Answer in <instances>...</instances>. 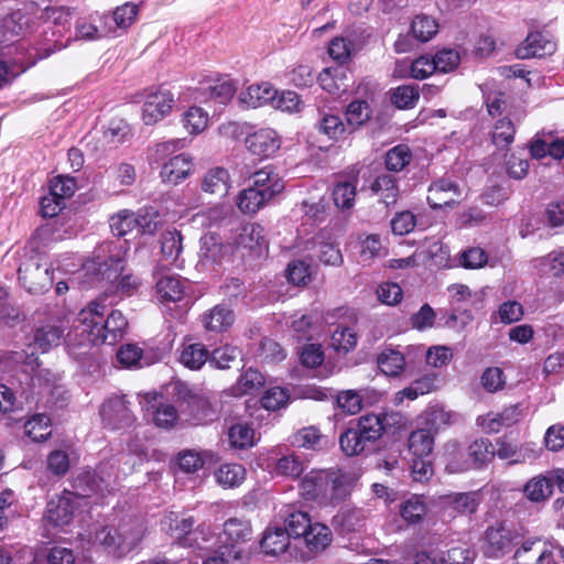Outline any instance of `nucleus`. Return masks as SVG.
I'll return each mask as SVG.
<instances>
[{
  "label": "nucleus",
  "instance_id": "nucleus-1",
  "mask_svg": "<svg viewBox=\"0 0 564 564\" xmlns=\"http://www.w3.org/2000/svg\"><path fill=\"white\" fill-rule=\"evenodd\" d=\"M124 243L107 242L100 246L93 259L84 264V270L96 281L115 284V292L121 296L132 295L140 285V279L133 274H124Z\"/></svg>",
  "mask_w": 564,
  "mask_h": 564
},
{
  "label": "nucleus",
  "instance_id": "nucleus-2",
  "mask_svg": "<svg viewBox=\"0 0 564 564\" xmlns=\"http://www.w3.org/2000/svg\"><path fill=\"white\" fill-rule=\"evenodd\" d=\"M355 477L340 469L311 470L300 484L305 500L318 506H335L350 494Z\"/></svg>",
  "mask_w": 564,
  "mask_h": 564
},
{
  "label": "nucleus",
  "instance_id": "nucleus-3",
  "mask_svg": "<svg viewBox=\"0 0 564 564\" xmlns=\"http://www.w3.org/2000/svg\"><path fill=\"white\" fill-rule=\"evenodd\" d=\"M144 528L140 520L129 518L122 520L118 527H104L95 534V542L116 556H123L131 552L141 542Z\"/></svg>",
  "mask_w": 564,
  "mask_h": 564
},
{
  "label": "nucleus",
  "instance_id": "nucleus-4",
  "mask_svg": "<svg viewBox=\"0 0 564 564\" xmlns=\"http://www.w3.org/2000/svg\"><path fill=\"white\" fill-rule=\"evenodd\" d=\"M284 522L289 536L303 538L311 551H323L332 541L330 529L319 522L312 523L306 511L291 510L286 513Z\"/></svg>",
  "mask_w": 564,
  "mask_h": 564
},
{
  "label": "nucleus",
  "instance_id": "nucleus-5",
  "mask_svg": "<svg viewBox=\"0 0 564 564\" xmlns=\"http://www.w3.org/2000/svg\"><path fill=\"white\" fill-rule=\"evenodd\" d=\"M52 265L39 254L29 257L18 270L21 284L30 293H43L53 284L54 276Z\"/></svg>",
  "mask_w": 564,
  "mask_h": 564
},
{
  "label": "nucleus",
  "instance_id": "nucleus-6",
  "mask_svg": "<svg viewBox=\"0 0 564 564\" xmlns=\"http://www.w3.org/2000/svg\"><path fill=\"white\" fill-rule=\"evenodd\" d=\"M63 329L56 325H45L36 329L34 340L29 345L28 350L11 351L10 359L15 364H23L31 369L39 366L36 354L46 352L51 348L58 346L63 337Z\"/></svg>",
  "mask_w": 564,
  "mask_h": 564
},
{
  "label": "nucleus",
  "instance_id": "nucleus-7",
  "mask_svg": "<svg viewBox=\"0 0 564 564\" xmlns=\"http://www.w3.org/2000/svg\"><path fill=\"white\" fill-rule=\"evenodd\" d=\"M78 501L70 490H63L62 494L55 495L46 505L45 520L53 527L68 525L73 519Z\"/></svg>",
  "mask_w": 564,
  "mask_h": 564
},
{
  "label": "nucleus",
  "instance_id": "nucleus-8",
  "mask_svg": "<svg viewBox=\"0 0 564 564\" xmlns=\"http://www.w3.org/2000/svg\"><path fill=\"white\" fill-rule=\"evenodd\" d=\"M174 105L173 94L164 88H159L147 96L142 109V120L145 124H154L163 119Z\"/></svg>",
  "mask_w": 564,
  "mask_h": 564
},
{
  "label": "nucleus",
  "instance_id": "nucleus-9",
  "mask_svg": "<svg viewBox=\"0 0 564 564\" xmlns=\"http://www.w3.org/2000/svg\"><path fill=\"white\" fill-rule=\"evenodd\" d=\"M462 195L459 184L451 177H442L433 182L427 189V203L433 209L452 207Z\"/></svg>",
  "mask_w": 564,
  "mask_h": 564
},
{
  "label": "nucleus",
  "instance_id": "nucleus-10",
  "mask_svg": "<svg viewBox=\"0 0 564 564\" xmlns=\"http://www.w3.org/2000/svg\"><path fill=\"white\" fill-rule=\"evenodd\" d=\"M512 541L513 534L506 527H489L482 536L481 550L487 557H499L511 550Z\"/></svg>",
  "mask_w": 564,
  "mask_h": 564
},
{
  "label": "nucleus",
  "instance_id": "nucleus-11",
  "mask_svg": "<svg viewBox=\"0 0 564 564\" xmlns=\"http://www.w3.org/2000/svg\"><path fill=\"white\" fill-rule=\"evenodd\" d=\"M104 423L111 429L128 427L133 423V414L124 398H111L100 408Z\"/></svg>",
  "mask_w": 564,
  "mask_h": 564
},
{
  "label": "nucleus",
  "instance_id": "nucleus-12",
  "mask_svg": "<svg viewBox=\"0 0 564 564\" xmlns=\"http://www.w3.org/2000/svg\"><path fill=\"white\" fill-rule=\"evenodd\" d=\"M556 44L549 32H531L524 42L517 48V56L520 58L544 57L552 55Z\"/></svg>",
  "mask_w": 564,
  "mask_h": 564
},
{
  "label": "nucleus",
  "instance_id": "nucleus-13",
  "mask_svg": "<svg viewBox=\"0 0 564 564\" xmlns=\"http://www.w3.org/2000/svg\"><path fill=\"white\" fill-rule=\"evenodd\" d=\"M513 564H556L551 550L541 540H528L513 554Z\"/></svg>",
  "mask_w": 564,
  "mask_h": 564
},
{
  "label": "nucleus",
  "instance_id": "nucleus-14",
  "mask_svg": "<svg viewBox=\"0 0 564 564\" xmlns=\"http://www.w3.org/2000/svg\"><path fill=\"white\" fill-rule=\"evenodd\" d=\"M246 147L256 156L267 159L281 147L278 133L272 129H260L246 138Z\"/></svg>",
  "mask_w": 564,
  "mask_h": 564
},
{
  "label": "nucleus",
  "instance_id": "nucleus-15",
  "mask_svg": "<svg viewBox=\"0 0 564 564\" xmlns=\"http://www.w3.org/2000/svg\"><path fill=\"white\" fill-rule=\"evenodd\" d=\"M135 227H141L142 232L152 234L156 229V224L152 220L147 221V216L137 217L133 212L127 209L120 210L110 218L111 231L118 237L131 232Z\"/></svg>",
  "mask_w": 564,
  "mask_h": 564
},
{
  "label": "nucleus",
  "instance_id": "nucleus-16",
  "mask_svg": "<svg viewBox=\"0 0 564 564\" xmlns=\"http://www.w3.org/2000/svg\"><path fill=\"white\" fill-rule=\"evenodd\" d=\"M282 192V185L275 181L271 192H262L258 187H248L240 192L237 200L238 208L245 214H256L276 194Z\"/></svg>",
  "mask_w": 564,
  "mask_h": 564
},
{
  "label": "nucleus",
  "instance_id": "nucleus-17",
  "mask_svg": "<svg viewBox=\"0 0 564 564\" xmlns=\"http://www.w3.org/2000/svg\"><path fill=\"white\" fill-rule=\"evenodd\" d=\"M109 484L98 476L95 471L80 473L73 481V490L70 494L75 496L78 501L79 498H88L93 495L99 494L105 496L109 492Z\"/></svg>",
  "mask_w": 564,
  "mask_h": 564
},
{
  "label": "nucleus",
  "instance_id": "nucleus-18",
  "mask_svg": "<svg viewBox=\"0 0 564 564\" xmlns=\"http://www.w3.org/2000/svg\"><path fill=\"white\" fill-rule=\"evenodd\" d=\"M193 166L189 155L177 154L162 165L160 176L164 183L176 185L189 176Z\"/></svg>",
  "mask_w": 564,
  "mask_h": 564
},
{
  "label": "nucleus",
  "instance_id": "nucleus-19",
  "mask_svg": "<svg viewBox=\"0 0 564 564\" xmlns=\"http://www.w3.org/2000/svg\"><path fill=\"white\" fill-rule=\"evenodd\" d=\"M128 326V321L120 311H111L106 319L102 318L100 326L97 327L95 345L113 344L122 336Z\"/></svg>",
  "mask_w": 564,
  "mask_h": 564
},
{
  "label": "nucleus",
  "instance_id": "nucleus-20",
  "mask_svg": "<svg viewBox=\"0 0 564 564\" xmlns=\"http://www.w3.org/2000/svg\"><path fill=\"white\" fill-rule=\"evenodd\" d=\"M106 312V305L100 302H91L83 308L77 316V322L82 325V334H87V339L95 345L97 327L100 326Z\"/></svg>",
  "mask_w": 564,
  "mask_h": 564
},
{
  "label": "nucleus",
  "instance_id": "nucleus-21",
  "mask_svg": "<svg viewBox=\"0 0 564 564\" xmlns=\"http://www.w3.org/2000/svg\"><path fill=\"white\" fill-rule=\"evenodd\" d=\"M200 186L204 193L224 197L230 188L229 172L224 167H213L203 176Z\"/></svg>",
  "mask_w": 564,
  "mask_h": 564
},
{
  "label": "nucleus",
  "instance_id": "nucleus-22",
  "mask_svg": "<svg viewBox=\"0 0 564 564\" xmlns=\"http://www.w3.org/2000/svg\"><path fill=\"white\" fill-rule=\"evenodd\" d=\"M290 536L283 527H269L263 532L260 546L267 555H278L286 551Z\"/></svg>",
  "mask_w": 564,
  "mask_h": 564
},
{
  "label": "nucleus",
  "instance_id": "nucleus-23",
  "mask_svg": "<svg viewBox=\"0 0 564 564\" xmlns=\"http://www.w3.org/2000/svg\"><path fill=\"white\" fill-rule=\"evenodd\" d=\"M276 95L278 91L269 83H262L249 86L239 95V100L248 107L258 108L273 102Z\"/></svg>",
  "mask_w": 564,
  "mask_h": 564
},
{
  "label": "nucleus",
  "instance_id": "nucleus-24",
  "mask_svg": "<svg viewBox=\"0 0 564 564\" xmlns=\"http://www.w3.org/2000/svg\"><path fill=\"white\" fill-rule=\"evenodd\" d=\"M443 507L452 508L460 514L476 512L479 500L476 492H452L440 497Z\"/></svg>",
  "mask_w": 564,
  "mask_h": 564
},
{
  "label": "nucleus",
  "instance_id": "nucleus-25",
  "mask_svg": "<svg viewBox=\"0 0 564 564\" xmlns=\"http://www.w3.org/2000/svg\"><path fill=\"white\" fill-rule=\"evenodd\" d=\"M235 241L237 247L258 251L259 253L263 248H267L264 229L259 224H250L242 227Z\"/></svg>",
  "mask_w": 564,
  "mask_h": 564
},
{
  "label": "nucleus",
  "instance_id": "nucleus-26",
  "mask_svg": "<svg viewBox=\"0 0 564 564\" xmlns=\"http://www.w3.org/2000/svg\"><path fill=\"white\" fill-rule=\"evenodd\" d=\"M384 415L366 414L357 420H352L351 423L358 429V433H361L364 438L372 445L384 432Z\"/></svg>",
  "mask_w": 564,
  "mask_h": 564
},
{
  "label": "nucleus",
  "instance_id": "nucleus-27",
  "mask_svg": "<svg viewBox=\"0 0 564 564\" xmlns=\"http://www.w3.org/2000/svg\"><path fill=\"white\" fill-rule=\"evenodd\" d=\"M164 523L167 525L166 530L175 540L184 545H193V540L189 536L195 534L193 531L195 520L192 517L178 518L172 512L165 518Z\"/></svg>",
  "mask_w": 564,
  "mask_h": 564
},
{
  "label": "nucleus",
  "instance_id": "nucleus-28",
  "mask_svg": "<svg viewBox=\"0 0 564 564\" xmlns=\"http://www.w3.org/2000/svg\"><path fill=\"white\" fill-rule=\"evenodd\" d=\"M206 98L219 105L229 102L237 91L236 83L230 78H219L202 88Z\"/></svg>",
  "mask_w": 564,
  "mask_h": 564
},
{
  "label": "nucleus",
  "instance_id": "nucleus-29",
  "mask_svg": "<svg viewBox=\"0 0 564 564\" xmlns=\"http://www.w3.org/2000/svg\"><path fill=\"white\" fill-rule=\"evenodd\" d=\"M234 321V312L224 305H216L203 315L204 327L210 332H224Z\"/></svg>",
  "mask_w": 564,
  "mask_h": 564
},
{
  "label": "nucleus",
  "instance_id": "nucleus-30",
  "mask_svg": "<svg viewBox=\"0 0 564 564\" xmlns=\"http://www.w3.org/2000/svg\"><path fill=\"white\" fill-rule=\"evenodd\" d=\"M224 247L220 238L214 234H207L200 238L199 260L202 265L218 263L224 256Z\"/></svg>",
  "mask_w": 564,
  "mask_h": 564
},
{
  "label": "nucleus",
  "instance_id": "nucleus-31",
  "mask_svg": "<svg viewBox=\"0 0 564 564\" xmlns=\"http://www.w3.org/2000/svg\"><path fill=\"white\" fill-rule=\"evenodd\" d=\"M370 444L364 438L358 429L349 422V426L339 436L340 449L347 456L361 454Z\"/></svg>",
  "mask_w": 564,
  "mask_h": 564
},
{
  "label": "nucleus",
  "instance_id": "nucleus-32",
  "mask_svg": "<svg viewBox=\"0 0 564 564\" xmlns=\"http://www.w3.org/2000/svg\"><path fill=\"white\" fill-rule=\"evenodd\" d=\"M145 411L152 416L154 424L159 427L171 429L177 421V411L171 404H163L156 401H148Z\"/></svg>",
  "mask_w": 564,
  "mask_h": 564
},
{
  "label": "nucleus",
  "instance_id": "nucleus-33",
  "mask_svg": "<svg viewBox=\"0 0 564 564\" xmlns=\"http://www.w3.org/2000/svg\"><path fill=\"white\" fill-rule=\"evenodd\" d=\"M370 188L372 193L380 197V200L386 206L395 204L399 197V187L397 185V178L390 174L379 175L372 182Z\"/></svg>",
  "mask_w": 564,
  "mask_h": 564
},
{
  "label": "nucleus",
  "instance_id": "nucleus-34",
  "mask_svg": "<svg viewBox=\"0 0 564 564\" xmlns=\"http://www.w3.org/2000/svg\"><path fill=\"white\" fill-rule=\"evenodd\" d=\"M156 292L161 301L177 302L183 297L184 282L175 275H162L156 281Z\"/></svg>",
  "mask_w": 564,
  "mask_h": 564
},
{
  "label": "nucleus",
  "instance_id": "nucleus-35",
  "mask_svg": "<svg viewBox=\"0 0 564 564\" xmlns=\"http://www.w3.org/2000/svg\"><path fill=\"white\" fill-rule=\"evenodd\" d=\"M345 75V70L339 67H327L319 73L317 79L325 91L336 95L348 88Z\"/></svg>",
  "mask_w": 564,
  "mask_h": 564
},
{
  "label": "nucleus",
  "instance_id": "nucleus-36",
  "mask_svg": "<svg viewBox=\"0 0 564 564\" xmlns=\"http://www.w3.org/2000/svg\"><path fill=\"white\" fill-rule=\"evenodd\" d=\"M408 445L414 457H427L434 447V435L430 429H417L411 432Z\"/></svg>",
  "mask_w": 564,
  "mask_h": 564
},
{
  "label": "nucleus",
  "instance_id": "nucleus-37",
  "mask_svg": "<svg viewBox=\"0 0 564 564\" xmlns=\"http://www.w3.org/2000/svg\"><path fill=\"white\" fill-rule=\"evenodd\" d=\"M224 535L226 536V542L232 546L245 543L251 539V524L247 520L229 519L224 523Z\"/></svg>",
  "mask_w": 564,
  "mask_h": 564
},
{
  "label": "nucleus",
  "instance_id": "nucleus-38",
  "mask_svg": "<svg viewBox=\"0 0 564 564\" xmlns=\"http://www.w3.org/2000/svg\"><path fill=\"white\" fill-rule=\"evenodd\" d=\"M379 369L389 377L399 376L405 366L404 356L394 349H384L377 358Z\"/></svg>",
  "mask_w": 564,
  "mask_h": 564
},
{
  "label": "nucleus",
  "instance_id": "nucleus-39",
  "mask_svg": "<svg viewBox=\"0 0 564 564\" xmlns=\"http://www.w3.org/2000/svg\"><path fill=\"white\" fill-rule=\"evenodd\" d=\"M371 108L365 100H354L346 108V126L351 130H356L364 126L371 117Z\"/></svg>",
  "mask_w": 564,
  "mask_h": 564
},
{
  "label": "nucleus",
  "instance_id": "nucleus-40",
  "mask_svg": "<svg viewBox=\"0 0 564 564\" xmlns=\"http://www.w3.org/2000/svg\"><path fill=\"white\" fill-rule=\"evenodd\" d=\"M420 98L417 85H401L391 90L390 100L398 109H412Z\"/></svg>",
  "mask_w": 564,
  "mask_h": 564
},
{
  "label": "nucleus",
  "instance_id": "nucleus-41",
  "mask_svg": "<svg viewBox=\"0 0 564 564\" xmlns=\"http://www.w3.org/2000/svg\"><path fill=\"white\" fill-rule=\"evenodd\" d=\"M438 31L437 21L426 14L416 15L411 23L413 37L420 42H427L434 37Z\"/></svg>",
  "mask_w": 564,
  "mask_h": 564
},
{
  "label": "nucleus",
  "instance_id": "nucleus-42",
  "mask_svg": "<svg viewBox=\"0 0 564 564\" xmlns=\"http://www.w3.org/2000/svg\"><path fill=\"white\" fill-rule=\"evenodd\" d=\"M497 445L498 448L495 454H497L501 459L511 458L513 464L523 463L527 459H535L538 457V452L530 449L528 446H522L519 451H517L512 444L506 442L505 440H499Z\"/></svg>",
  "mask_w": 564,
  "mask_h": 564
},
{
  "label": "nucleus",
  "instance_id": "nucleus-43",
  "mask_svg": "<svg viewBox=\"0 0 564 564\" xmlns=\"http://www.w3.org/2000/svg\"><path fill=\"white\" fill-rule=\"evenodd\" d=\"M215 476L219 485L234 488L245 480L246 469L240 464H224L218 468Z\"/></svg>",
  "mask_w": 564,
  "mask_h": 564
},
{
  "label": "nucleus",
  "instance_id": "nucleus-44",
  "mask_svg": "<svg viewBox=\"0 0 564 564\" xmlns=\"http://www.w3.org/2000/svg\"><path fill=\"white\" fill-rule=\"evenodd\" d=\"M209 358V352L202 344H189L181 352L180 361L189 369H199Z\"/></svg>",
  "mask_w": 564,
  "mask_h": 564
},
{
  "label": "nucleus",
  "instance_id": "nucleus-45",
  "mask_svg": "<svg viewBox=\"0 0 564 564\" xmlns=\"http://www.w3.org/2000/svg\"><path fill=\"white\" fill-rule=\"evenodd\" d=\"M364 390H343L336 397L337 406L348 415L357 414L362 409Z\"/></svg>",
  "mask_w": 564,
  "mask_h": 564
},
{
  "label": "nucleus",
  "instance_id": "nucleus-46",
  "mask_svg": "<svg viewBox=\"0 0 564 564\" xmlns=\"http://www.w3.org/2000/svg\"><path fill=\"white\" fill-rule=\"evenodd\" d=\"M356 184L349 181L338 182L333 189V199L337 208L350 209L355 204Z\"/></svg>",
  "mask_w": 564,
  "mask_h": 564
},
{
  "label": "nucleus",
  "instance_id": "nucleus-47",
  "mask_svg": "<svg viewBox=\"0 0 564 564\" xmlns=\"http://www.w3.org/2000/svg\"><path fill=\"white\" fill-rule=\"evenodd\" d=\"M25 434L35 442H43L51 435L50 417L36 414L24 424Z\"/></svg>",
  "mask_w": 564,
  "mask_h": 564
},
{
  "label": "nucleus",
  "instance_id": "nucleus-48",
  "mask_svg": "<svg viewBox=\"0 0 564 564\" xmlns=\"http://www.w3.org/2000/svg\"><path fill=\"white\" fill-rule=\"evenodd\" d=\"M412 160V153L408 145L398 144L390 149L386 154V166L389 171L400 172Z\"/></svg>",
  "mask_w": 564,
  "mask_h": 564
},
{
  "label": "nucleus",
  "instance_id": "nucleus-49",
  "mask_svg": "<svg viewBox=\"0 0 564 564\" xmlns=\"http://www.w3.org/2000/svg\"><path fill=\"white\" fill-rule=\"evenodd\" d=\"M552 482L546 477H535L524 486V495L531 501L540 502L547 499L552 494Z\"/></svg>",
  "mask_w": 564,
  "mask_h": 564
},
{
  "label": "nucleus",
  "instance_id": "nucleus-50",
  "mask_svg": "<svg viewBox=\"0 0 564 564\" xmlns=\"http://www.w3.org/2000/svg\"><path fill=\"white\" fill-rule=\"evenodd\" d=\"M426 513L423 497L413 496L401 505L400 514L409 523H417Z\"/></svg>",
  "mask_w": 564,
  "mask_h": 564
},
{
  "label": "nucleus",
  "instance_id": "nucleus-51",
  "mask_svg": "<svg viewBox=\"0 0 564 564\" xmlns=\"http://www.w3.org/2000/svg\"><path fill=\"white\" fill-rule=\"evenodd\" d=\"M514 133L516 128L512 121L508 118H502L494 126L491 134L492 142L499 149L507 148L513 142Z\"/></svg>",
  "mask_w": 564,
  "mask_h": 564
},
{
  "label": "nucleus",
  "instance_id": "nucleus-52",
  "mask_svg": "<svg viewBox=\"0 0 564 564\" xmlns=\"http://www.w3.org/2000/svg\"><path fill=\"white\" fill-rule=\"evenodd\" d=\"M183 249L182 235L176 231H165L161 236V251L169 262H175Z\"/></svg>",
  "mask_w": 564,
  "mask_h": 564
},
{
  "label": "nucleus",
  "instance_id": "nucleus-53",
  "mask_svg": "<svg viewBox=\"0 0 564 564\" xmlns=\"http://www.w3.org/2000/svg\"><path fill=\"white\" fill-rule=\"evenodd\" d=\"M330 344L335 350L348 352L357 345V334L349 327L338 326L332 334Z\"/></svg>",
  "mask_w": 564,
  "mask_h": 564
},
{
  "label": "nucleus",
  "instance_id": "nucleus-54",
  "mask_svg": "<svg viewBox=\"0 0 564 564\" xmlns=\"http://www.w3.org/2000/svg\"><path fill=\"white\" fill-rule=\"evenodd\" d=\"M183 123L189 133H200L207 127L208 113L199 107H191L185 111L183 116Z\"/></svg>",
  "mask_w": 564,
  "mask_h": 564
},
{
  "label": "nucleus",
  "instance_id": "nucleus-55",
  "mask_svg": "<svg viewBox=\"0 0 564 564\" xmlns=\"http://www.w3.org/2000/svg\"><path fill=\"white\" fill-rule=\"evenodd\" d=\"M102 22L104 24L96 25L84 20L78 21L76 24V36L80 40L93 41L108 35L113 31V28L107 25V22Z\"/></svg>",
  "mask_w": 564,
  "mask_h": 564
},
{
  "label": "nucleus",
  "instance_id": "nucleus-56",
  "mask_svg": "<svg viewBox=\"0 0 564 564\" xmlns=\"http://www.w3.org/2000/svg\"><path fill=\"white\" fill-rule=\"evenodd\" d=\"M138 13V7L133 3H126L121 7H118L112 17L104 15L101 17V21L109 22L113 21L118 28L127 29L134 21Z\"/></svg>",
  "mask_w": 564,
  "mask_h": 564
},
{
  "label": "nucleus",
  "instance_id": "nucleus-57",
  "mask_svg": "<svg viewBox=\"0 0 564 564\" xmlns=\"http://www.w3.org/2000/svg\"><path fill=\"white\" fill-rule=\"evenodd\" d=\"M346 124L336 115L322 113L317 122L318 131L326 134L329 139H337L346 131Z\"/></svg>",
  "mask_w": 564,
  "mask_h": 564
},
{
  "label": "nucleus",
  "instance_id": "nucleus-58",
  "mask_svg": "<svg viewBox=\"0 0 564 564\" xmlns=\"http://www.w3.org/2000/svg\"><path fill=\"white\" fill-rule=\"evenodd\" d=\"M469 456L478 465H484L490 462L495 456L492 444L487 438L474 441L468 448Z\"/></svg>",
  "mask_w": 564,
  "mask_h": 564
},
{
  "label": "nucleus",
  "instance_id": "nucleus-59",
  "mask_svg": "<svg viewBox=\"0 0 564 564\" xmlns=\"http://www.w3.org/2000/svg\"><path fill=\"white\" fill-rule=\"evenodd\" d=\"M364 520L365 514L360 509H344L335 517L336 523L347 532L358 530Z\"/></svg>",
  "mask_w": 564,
  "mask_h": 564
},
{
  "label": "nucleus",
  "instance_id": "nucleus-60",
  "mask_svg": "<svg viewBox=\"0 0 564 564\" xmlns=\"http://www.w3.org/2000/svg\"><path fill=\"white\" fill-rule=\"evenodd\" d=\"M229 442L237 448H246L253 444V430L247 424H235L228 432Z\"/></svg>",
  "mask_w": 564,
  "mask_h": 564
},
{
  "label": "nucleus",
  "instance_id": "nucleus-61",
  "mask_svg": "<svg viewBox=\"0 0 564 564\" xmlns=\"http://www.w3.org/2000/svg\"><path fill=\"white\" fill-rule=\"evenodd\" d=\"M240 356V350L237 347L226 345L215 349L209 355V362L215 365L216 368L227 369L230 367V362L236 360Z\"/></svg>",
  "mask_w": 564,
  "mask_h": 564
},
{
  "label": "nucleus",
  "instance_id": "nucleus-62",
  "mask_svg": "<svg viewBox=\"0 0 564 564\" xmlns=\"http://www.w3.org/2000/svg\"><path fill=\"white\" fill-rule=\"evenodd\" d=\"M289 401L288 392L280 387L268 389L261 398V405L269 411H276Z\"/></svg>",
  "mask_w": 564,
  "mask_h": 564
},
{
  "label": "nucleus",
  "instance_id": "nucleus-63",
  "mask_svg": "<svg viewBox=\"0 0 564 564\" xmlns=\"http://www.w3.org/2000/svg\"><path fill=\"white\" fill-rule=\"evenodd\" d=\"M288 281L294 285H305L311 280L310 265L302 260H294L286 269Z\"/></svg>",
  "mask_w": 564,
  "mask_h": 564
},
{
  "label": "nucleus",
  "instance_id": "nucleus-64",
  "mask_svg": "<svg viewBox=\"0 0 564 564\" xmlns=\"http://www.w3.org/2000/svg\"><path fill=\"white\" fill-rule=\"evenodd\" d=\"M544 221L550 228L564 226V200H554L544 209Z\"/></svg>",
  "mask_w": 564,
  "mask_h": 564
}]
</instances>
